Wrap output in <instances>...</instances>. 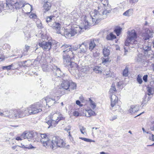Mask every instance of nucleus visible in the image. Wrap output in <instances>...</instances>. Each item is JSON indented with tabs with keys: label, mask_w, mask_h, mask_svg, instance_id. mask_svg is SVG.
Returning <instances> with one entry per match:
<instances>
[{
	"label": "nucleus",
	"mask_w": 154,
	"mask_h": 154,
	"mask_svg": "<svg viewBox=\"0 0 154 154\" xmlns=\"http://www.w3.org/2000/svg\"><path fill=\"white\" fill-rule=\"evenodd\" d=\"M71 46L68 45H64L61 47V48L63 51L62 53L63 63L65 66L72 69H76L78 65L75 62H71V59L74 57V53L70 51Z\"/></svg>",
	"instance_id": "f257e3e1"
},
{
	"label": "nucleus",
	"mask_w": 154,
	"mask_h": 154,
	"mask_svg": "<svg viewBox=\"0 0 154 154\" xmlns=\"http://www.w3.org/2000/svg\"><path fill=\"white\" fill-rule=\"evenodd\" d=\"M22 113L23 115V117L25 116L26 115H30L32 114L31 112V110L30 109V107H29L28 108L25 109H22Z\"/></svg>",
	"instance_id": "b1692460"
},
{
	"label": "nucleus",
	"mask_w": 154,
	"mask_h": 154,
	"mask_svg": "<svg viewBox=\"0 0 154 154\" xmlns=\"http://www.w3.org/2000/svg\"><path fill=\"white\" fill-rule=\"evenodd\" d=\"M45 3L44 5V8L46 11H48L50 9L51 5V3L48 2L47 0H45Z\"/></svg>",
	"instance_id": "a878e982"
},
{
	"label": "nucleus",
	"mask_w": 154,
	"mask_h": 154,
	"mask_svg": "<svg viewBox=\"0 0 154 154\" xmlns=\"http://www.w3.org/2000/svg\"><path fill=\"white\" fill-rule=\"evenodd\" d=\"M36 23L37 25V26L38 28H40L42 27V24L39 21H37L36 22Z\"/></svg>",
	"instance_id": "09e8293b"
},
{
	"label": "nucleus",
	"mask_w": 154,
	"mask_h": 154,
	"mask_svg": "<svg viewBox=\"0 0 154 154\" xmlns=\"http://www.w3.org/2000/svg\"><path fill=\"white\" fill-rule=\"evenodd\" d=\"M49 25L56 31L57 33L61 34L62 35H64L63 33L62 34V32L60 31L61 25L60 23L55 22L53 24H50Z\"/></svg>",
	"instance_id": "2eb2a0df"
},
{
	"label": "nucleus",
	"mask_w": 154,
	"mask_h": 154,
	"mask_svg": "<svg viewBox=\"0 0 154 154\" xmlns=\"http://www.w3.org/2000/svg\"><path fill=\"white\" fill-rule=\"evenodd\" d=\"M137 81L139 84H141L143 82V81L139 75L137 78Z\"/></svg>",
	"instance_id": "c03bdc74"
},
{
	"label": "nucleus",
	"mask_w": 154,
	"mask_h": 154,
	"mask_svg": "<svg viewBox=\"0 0 154 154\" xmlns=\"http://www.w3.org/2000/svg\"><path fill=\"white\" fill-rule=\"evenodd\" d=\"M6 8L7 9H10L12 11H14L15 9L14 2L10 1L6 2Z\"/></svg>",
	"instance_id": "6ab92c4d"
},
{
	"label": "nucleus",
	"mask_w": 154,
	"mask_h": 154,
	"mask_svg": "<svg viewBox=\"0 0 154 154\" xmlns=\"http://www.w3.org/2000/svg\"><path fill=\"white\" fill-rule=\"evenodd\" d=\"M100 20H82V27H79L81 31L82 29L86 30L90 26L97 24Z\"/></svg>",
	"instance_id": "39448f33"
},
{
	"label": "nucleus",
	"mask_w": 154,
	"mask_h": 154,
	"mask_svg": "<svg viewBox=\"0 0 154 154\" xmlns=\"http://www.w3.org/2000/svg\"><path fill=\"white\" fill-rule=\"evenodd\" d=\"M94 71L96 73H101L102 72L101 67L100 66H96L93 69Z\"/></svg>",
	"instance_id": "473e14b6"
},
{
	"label": "nucleus",
	"mask_w": 154,
	"mask_h": 154,
	"mask_svg": "<svg viewBox=\"0 0 154 154\" xmlns=\"http://www.w3.org/2000/svg\"><path fill=\"white\" fill-rule=\"evenodd\" d=\"M42 68L43 70L44 71H46L48 69V66L46 64H43L42 66Z\"/></svg>",
	"instance_id": "79ce46f5"
},
{
	"label": "nucleus",
	"mask_w": 154,
	"mask_h": 154,
	"mask_svg": "<svg viewBox=\"0 0 154 154\" xmlns=\"http://www.w3.org/2000/svg\"><path fill=\"white\" fill-rule=\"evenodd\" d=\"M129 73V68L126 66L125 69H124L122 71V75L124 77H127Z\"/></svg>",
	"instance_id": "c85d7f7f"
},
{
	"label": "nucleus",
	"mask_w": 154,
	"mask_h": 154,
	"mask_svg": "<svg viewBox=\"0 0 154 154\" xmlns=\"http://www.w3.org/2000/svg\"><path fill=\"white\" fill-rule=\"evenodd\" d=\"M89 100L90 102V105L93 109H94L96 107L95 103L90 98H89Z\"/></svg>",
	"instance_id": "58836bf2"
},
{
	"label": "nucleus",
	"mask_w": 154,
	"mask_h": 154,
	"mask_svg": "<svg viewBox=\"0 0 154 154\" xmlns=\"http://www.w3.org/2000/svg\"><path fill=\"white\" fill-rule=\"evenodd\" d=\"M79 53L83 54L85 53L87 51V45L84 42L81 44H79Z\"/></svg>",
	"instance_id": "dca6fc26"
},
{
	"label": "nucleus",
	"mask_w": 154,
	"mask_h": 154,
	"mask_svg": "<svg viewBox=\"0 0 154 154\" xmlns=\"http://www.w3.org/2000/svg\"><path fill=\"white\" fill-rule=\"evenodd\" d=\"M51 141L48 138L41 139V142L43 144V146H49L51 145Z\"/></svg>",
	"instance_id": "4be33fe9"
},
{
	"label": "nucleus",
	"mask_w": 154,
	"mask_h": 154,
	"mask_svg": "<svg viewBox=\"0 0 154 154\" xmlns=\"http://www.w3.org/2000/svg\"><path fill=\"white\" fill-rule=\"evenodd\" d=\"M18 146H19L24 149H29L35 148V147L31 144L29 145H26L24 146V145H23L21 143L19 145H18Z\"/></svg>",
	"instance_id": "bb28decb"
},
{
	"label": "nucleus",
	"mask_w": 154,
	"mask_h": 154,
	"mask_svg": "<svg viewBox=\"0 0 154 154\" xmlns=\"http://www.w3.org/2000/svg\"><path fill=\"white\" fill-rule=\"evenodd\" d=\"M148 75H144L143 78V80L145 82H146L147 81Z\"/></svg>",
	"instance_id": "864d4df0"
},
{
	"label": "nucleus",
	"mask_w": 154,
	"mask_h": 154,
	"mask_svg": "<svg viewBox=\"0 0 154 154\" xmlns=\"http://www.w3.org/2000/svg\"><path fill=\"white\" fill-rule=\"evenodd\" d=\"M117 116H112L110 118V120L111 121H113L117 119Z\"/></svg>",
	"instance_id": "13d9d810"
},
{
	"label": "nucleus",
	"mask_w": 154,
	"mask_h": 154,
	"mask_svg": "<svg viewBox=\"0 0 154 154\" xmlns=\"http://www.w3.org/2000/svg\"><path fill=\"white\" fill-rule=\"evenodd\" d=\"M150 129L151 131H154V121L151 122V126Z\"/></svg>",
	"instance_id": "680f3d73"
},
{
	"label": "nucleus",
	"mask_w": 154,
	"mask_h": 154,
	"mask_svg": "<svg viewBox=\"0 0 154 154\" xmlns=\"http://www.w3.org/2000/svg\"><path fill=\"white\" fill-rule=\"evenodd\" d=\"M102 63L104 64L108 63L109 61V58L107 57V58H102Z\"/></svg>",
	"instance_id": "a19ab883"
},
{
	"label": "nucleus",
	"mask_w": 154,
	"mask_h": 154,
	"mask_svg": "<svg viewBox=\"0 0 154 154\" xmlns=\"http://www.w3.org/2000/svg\"><path fill=\"white\" fill-rule=\"evenodd\" d=\"M9 65L7 66H3L2 67V68L3 69H7V70H10L11 69Z\"/></svg>",
	"instance_id": "3c124183"
},
{
	"label": "nucleus",
	"mask_w": 154,
	"mask_h": 154,
	"mask_svg": "<svg viewBox=\"0 0 154 154\" xmlns=\"http://www.w3.org/2000/svg\"><path fill=\"white\" fill-rule=\"evenodd\" d=\"M128 35L125 42V45L131 48H135L137 42L135 40L137 38V34L134 30L128 32Z\"/></svg>",
	"instance_id": "20e7f679"
},
{
	"label": "nucleus",
	"mask_w": 154,
	"mask_h": 154,
	"mask_svg": "<svg viewBox=\"0 0 154 154\" xmlns=\"http://www.w3.org/2000/svg\"><path fill=\"white\" fill-rule=\"evenodd\" d=\"M65 144L64 141L58 137H54L51 141V145L53 149L55 147H63Z\"/></svg>",
	"instance_id": "0eeeda50"
},
{
	"label": "nucleus",
	"mask_w": 154,
	"mask_h": 154,
	"mask_svg": "<svg viewBox=\"0 0 154 154\" xmlns=\"http://www.w3.org/2000/svg\"><path fill=\"white\" fill-rule=\"evenodd\" d=\"M30 109L32 114H37L42 111V105L39 102L36 103L30 106Z\"/></svg>",
	"instance_id": "1a4fd4ad"
},
{
	"label": "nucleus",
	"mask_w": 154,
	"mask_h": 154,
	"mask_svg": "<svg viewBox=\"0 0 154 154\" xmlns=\"http://www.w3.org/2000/svg\"><path fill=\"white\" fill-rule=\"evenodd\" d=\"M38 134L36 132L31 131L27 133H24L22 134V137L23 136V139H27L29 141L32 139L36 138L38 137Z\"/></svg>",
	"instance_id": "9d476101"
},
{
	"label": "nucleus",
	"mask_w": 154,
	"mask_h": 154,
	"mask_svg": "<svg viewBox=\"0 0 154 154\" xmlns=\"http://www.w3.org/2000/svg\"><path fill=\"white\" fill-rule=\"evenodd\" d=\"M54 96V97H52L51 98L47 97L46 99H42L43 103L46 104L48 107L51 106L56 103L57 101L60 98L61 95L59 94L56 92Z\"/></svg>",
	"instance_id": "423d86ee"
},
{
	"label": "nucleus",
	"mask_w": 154,
	"mask_h": 154,
	"mask_svg": "<svg viewBox=\"0 0 154 154\" xmlns=\"http://www.w3.org/2000/svg\"><path fill=\"white\" fill-rule=\"evenodd\" d=\"M29 17L30 19H36L37 16L35 14H32L30 15Z\"/></svg>",
	"instance_id": "49530a36"
},
{
	"label": "nucleus",
	"mask_w": 154,
	"mask_h": 154,
	"mask_svg": "<svg viewBox=\"0 0 154 154\" xmlns=\"http://www.w3.org/2000/svg\"><path fill=\"white\" fill-rule=\"evenodd\" d=\"M151 44H148L147 43H145L143 46V48L144 51V53L145 56H148L152 54V51L151 49Z\"/></svg>",
	"instance_id": "f8f14e48"
},
{
	"label": "nucleus",
	"mask_w": 154,
	"mask_h": 154,
	"mask_svg": "<svg viewBox=\"0 0 154 154\" xmlns=\"http://www.w3.org/2000/svg\"><path fill=\"white\" fill-rule=\"evenodd\" d=\"M47 121L45 122L48 124L49 126L48 127V128H49L51 126H55L56 125L54 122L51 120L49 119Z\"/></svg>",
	"instance_id": "7c9ffc66"
},
{
	"label": "nucleus",
	"mask_w": 154,
	"mask_h": 154,
	"mask_svg": "<svg viewBox=\"0 0 154 154\" xmlns=\"http://www.w3.org/2000/svg\"><path fill=\"white\" fill-rule=\"evenodd\" d=\"M42 59V55H39L37 57V58L35 60L37 61H38L39 62Z\"/></svg>",
	"instance_id": "603ef678"
},
{
	"label": "nucleus",
	"mask_w": 154,
	"mask_h": 154,
	"mask_svg": "<svg viewBox=\"0 0 154 154\" xmlns=\"http://www.w3.org/2000/svg\"><path fill=\"white\" fill-rule=\"evenodd\" d=\"M8 112H9V111L8 110L7 111H4L3 113L2 112V113H1V116L8 117Z\"/></svg>",
	"instance_id": "37998d69"
},
{
	"label": "nucleus",
	"mask_w": 154,
	"mask_h": 154,
	"mask_svg": "<svg viewBox=\"0 0 154 154\" xmlns=\"http://www.w3.org/2000/svg\"><path fill=\"white\" fill-rule=\"evenodd\" d=\"M73 115L75 116H78L79 115V113L77 111H75L73 112Z\"/></svg>",
	"instance_id": "774afa93"
},
{
	"label": "nucleus",
	"mask_w": 154,
	"mask_h": 154,
	"mask_svg": "<svg viewBox=\"0 0 154 154\" xmlns=\"http://www.w3.org/2000/svg\"><path fill=\"white\" fill-rule=\"evenodd\" d=\"M4 8V5L2 3H0V12Z\"/></svg>",
	"instance_id": "e2e57ef3"
},
{
	"label": "nucleus",
	"mask_w": 154,
	"mask_h": 154,
	"mask_svg": "<svg viewBox=\"0 0 154 154\" xmlns=\"http://www.w3.org/2000/svg\"><path fill=\"white\" fill-rule=\"evenodd\" d=\"M76 104L80 106V107H82L83 106V105L82 104H81L80 101L79 100H77L76 101Z\"/></svg>",
	"instance_id": "0e129e2a"
},
{
	"label": "nucleus",
	"mask_w": 154,
	"mask_h": 154,
	"mask_svg": "<svg viewBox=\"0 0 154 154\" xmlns=\"http://www.w3.org/2000/svg\"><path fill=\"white\" fill-rule=\"evenodd\" d=\"M71 28L69 29H65L64 33V35L66 38H69L72 36H74L76 34H80L84 31L82 29L81 31L79 27H82V24L80 26L76 24H74L73 23H71Z\"/></svg>",
	"instance_id": "7ed1b4c3"
},
{
	"label": "nucleus",
	"mask_w": 154,
	"mask_h": 154,
	"mask_svg": "<svg viewBox=\"0 0 154 154\" xmlns=\"http://www.w3.org/2000/svg\"><path fill=\"white\" fill-rule=\"evenodd\" d=\"M102 3L104 6H106L108 5V2L107 0H104Z\"/></svg>",
	"instance_id": "5fc2aeb1"
},
{
	"label": "nucleus",
	"mask_w": 154,
	"mask_h": 154,
	"mask_svg": "<svg viewBox=\"0 0 154 154\" xmlns=\"http://www.w3.org/2000/svg\"><path fill=\"white\" fill-rule=\"evenodd\" d=\"M50 68L53 71L55 72V75L57 77L64 78L67 77L66 75L65 76L63 73L61 71V70L59 68H58L55 65H52Z\"/></svg>",
	"instance_id": "9b49d317"
},
{
	"label": "nucleus",
	"mask_w": 154,
	"mask_h": 154,
	"mask_svg": "<svg viewBox=\"0 0 154 154\" xmlns=\"http://www.w3.org/2000/svg\"><path fill=\"white\" fill-rule=\"evenodd\" d=\"M150 135L149 137V139L150 140H152L153 141H154V135L153 134L151 133H150Z\"/></svg>",
	"instance_id": "de8ad7c7"
},
{
	"label": "nucleus",
	"mask_w": 154,
	"mask_h": 154,
	"mask_svg": "<svg viewBox=\"0 0 154 154\" xmlns=\"http://www.w3.org/2000/svg\"><path fill=\"white\" fill-rule=\"evenodd\" d=\"M139 109V106L138 105H132L130 106L128 112L131 114H133L137 112Z\"/></svg>",
	"instance_id": "f3484780"
},
{
	"label": "nucleus",
	"mask_w": 154,
	"mask_h": 154,
	"mask_svg": "<svg viewBox=\"0 0 154 154\" xmlns=\"http://www.w3.org/2000/svg\"><path fill=\"white\" fill-rule=\"evenodd\" d=\"M111 96L110 99L111 100V107H113L116 103H117L118 101V97L115 94H112Z\"/></svg>",
	"instance_id": "a211bd4d"
},
{
	"label": "nucleus",
	"mask_w": 154,
	"mask_h": 154,
	"mask_svg": "<svg viewBox=\"0 0 154 154\" xmlns=\"http://www.w3.org/2000/svg\"><path fill=\"white\" fill-rule=\"evenodd\" d=\"M85 114L86 116L88 117H90L92 116L96 115V113H95V112L94 111H93L91 109L86 110Z\"/></svg>",
	"instance_id": "393cba45"
},
{
	"label": "nucleus",
	"mask_w": 154,
	"mask_h": 154,
	"mask_svg": "<svg viewBox=\"0 0 154 154\" xmlns=\"http://www.w3.org/2000/svg\"><path fill=\"white\" fill-rule=\"evenodd\" d=\"M38 45L39 46L45 51L49 50L52 46L51 42H49L43 41L42 42L39 43Z\"/></svg>",
	"instance_id": "ddd939ff"
},
{
	"label": "nucleus",
	"mask_w": 154,
	"mask_h": 154,
	"mask_svg": "<svg viewBox=\"0 0 154 154\" xmlns=\"http://www.w3.org/2000/svg\"><path fill=\"white\" fill-rule=\"evenodd\" d=\"M14 110H11L9 112H8V117L11 118H14Z\"/></svg>",
	"instance_id": "f704fd0d"
},
{
	"label": "nucleus",
	"mask_w": 154,
	"mask_h": 154,
	"mask_svg": "<svg viewBox=\"0 0 154 154\" xmlns=\"http://www.w3.org/2000/svg\"><path fill=\"white\" fill-rule=\"evenodd\" d=\"M29 46H26V45L25 46L26 51L24 53H23V55L25 56V55H26L27 54V51H28L29 49Z\"/></svg>",
	"instance_id": "a18cd8bd"
},
{
	"label": "nucleus",
	"mask_w": 154,
	"mask_h": 154,
	"mask_svg": "<svg viewBox=\"0 0 154 154\" xmlns=\"http://www.w3.org/2000/svg\"><path fill=\"white\" fill-rule=\"evenodd\" d=\"M122 28L119 27H116L114 30V32L116 33L117 36H118L119 35Z\"/></svg>",
	"instance_id": "72a5a7b5"
},
{
	"label": "nucleus",
	"mask_w": 154,
	"mask_h": 154,
	"mask_svg": "<svg viewBox=\"0 0 154 154\" xmlns=\"http://www.w3.org/2000/svg\"><path fill=\"white\" fill-rule=\"evenodd\" d=\"M129 2L131 4H133V3L137 2H138V0H128Z\"/></svg>",
	"instance_id": "bf43d9fd"
},
{
	"label": "nucleus",
	"mask_w": 154,
	"mask_h": 154,
	"mask_svg": "<svg viewBox=\"0 0 154 154\" xmlns=\"http://www.w3.org/2000/svg\"><path fill=\"white\" fill-rule=\"evenodd\" d=\"M96 45L94 42V39H91L89 43V49L91 51H92L95 48Z\"/></svg>",
	"instance_id": "5701e85b"
},
{
	"label": "nucleus",
	"mask_w": 154,
	"mask_h": 154,
	"mask_svg": "<svg viewBox=\"0 0 154 154\" xmlns=\"http://www.w3.org/2000/svg\"><path fill=\"white\" fill-rule=\"evenodd\" d=\"M23 139V137H22V134L20 137H17L15 138V139L17 140H21Z\"/></svg>",
	"instance_id": "6e6d98bb"
},
{
	"label": "nucleus",
	"mask_w": 154,
	"mask_h": 154,
	"mask_svg": "<svg viewBox=\"0 0 154 154\" xmlns=\"http://www.w3.org/2000/svg\"><path fill=\"white\" fill-rule=\"evenodd\" d=\"M79 45H75L74 46H73L72 47L71 46V48L70 49V51H72V53H74V52H73V51H75L76 50H77V49H78L79 48ZM74 55H75V54H74Z\"/></svg>",
	"instance_id": "c9c22d12"
},
{
	"label": "nucleus",
	"mask_w": 154,
	"mask_h": 154,
	"mask_svg": "<svg viewBox=\"0 0 154 154\" xmlns=\"http://www.w3.org/2000/svg\"><path fill=\"white\" fill-rule=\"evenodd\" d=\"M30 35L28 33H26L25 34V39L27 40L29 38H30Z\"/></svg>",
	"instance_id": "8fccbe9b"
},
{
	"label": "nucleus",
	"mask_w": 154,
	"mask_h": 154,
	"mask_svg": "<svg viewBox=\"0 0 154 154\" xmlns=\"http://www.w3.org/2000/svg\"><path fill=\"white\" fill-rule=\"evenodd\" d=\"M5 58V57L3 54H1L0 55V59L1 60H4Z\"/></svg>",
	"instance_id": "338daca9"
},
{
	"label": "nucleus",
	"mask_w": 154,
	"mask_h": 154,
	"mask_svg": "<svg viewBox=\"0 0 154 154\" xmlns=\"http://www.w3.org/2000/svg\"><path fill=\"white\" fill-rule=\"evenodd\" d=\"M66 78H62L63 80L61 83L60 88L57 91V93L61 95L68 93L70 91L75 89L76 84L70 80L66 79Z\"/></svg>",
	"instance_id": "f03ea898"
},
{
	"label": "nucleus",
	"mask_w": 154,
	"mask_h": 154,
	"mask_svg": "<svg viewBox=\"0 0 154 154\" xmlns=\"http://www.w3.org/2000/svg\"><path fill=\"white\" fill-rule=\"evenodd\" d=\"M143 57L144 55H143L141 54H139L137 57V61L138 62L141 61L143 59Z\"/></svg>",
	"instance_id": "4c0bfd02"
},
{
	"label": "nucleus",
	"mask_w": 154,
	"mask_h": 154,
	"mask_svg": "<svg viewBox=\"0 0 154 154\" xmlns=\"http://www.w3.org/2000/svg\"><path fill=\"white\" fill-rule=\"evenodd\" d=\"M133 12V10L132 9H129L125 11L123 14V15L126 16H130L132 15Z\"/></svg>",
	"instance_id": "cd10ccee"
},
{
	"label": "nucleus",
	"mask_w": 154,
	"mask_h": 154,
	"mask_svg": "<svg viewBox=\"0 0 154 154\" xmlns=\"http://www.w3.org/2000/svg\"><path fill=\"white\" fill-rule=\"evenodd\" d=\"M116 91V89L115 86L112 85L109 91L110 94H113Z\"/></svg>",
	"instance_id": "ea45409f"
},
{
	"label": "nucleus",
	"mask_w": 154,
	"mask_h": 154,
	"mask_svg": "<svg viewBox=\"0 0 154 154\" xmlns=\"http://www.w3.org/2000/svg\"><path fill=\"white\" fill-rule=\"evenodd\" d=\"M85 128L83 127H82V128H80V131L82 133L84 134V132H83V131H85Z\"/></svg>",
	"instance_id": "69168bd1"
},
{
	"label": "nucleus",
	"mask_w": 154,
	"mask_h": 154,
	"mask_svg": "<svg viewBox=\"0 0 154 154\" xmlns=\"http://www.w3.org/2000/svg\"><path fill=\"white\" fill-rule=\"evenodd\" d=\"M15 9H16L24 7L26 5L23 1H18L14 3Z\"/></svg>",
	"instance_id": "aec40b11"
},
{
	"label": "nucleus",
	"mask_w": 154,
	"mask_h": 154,
	"mask_svg": "<svg viewBox=\"0 0 154 154\" xmlns=\"http://www.w3.org/2000/svg\"><path fill=\"white\" fill-rule=\"evenodd\" d=\"M49 119H51L57 125L59 122L61 120H64L65 118L61 114L57 113H51L48 117Z\"/></svg>",
	"instance_id": "6e6552de"
},
{
	"label": "nucleus",
	"mask_w": 154,
	"mask_h": 154,
	"mask_svg": "<svg viewBox=\"0 0 154 154\" xmlns=\"http://www.w3.org/2000/svg\"><path fill=\"white\" fill-rule=\"evenodd\" d=\"M40 136L42 138L41 139H44L47 138V135L46 134H41Z\"/></svg>",
	"instance_id": "4d7b16f0"
},
{
	"label": "nucleus",
	"mask_w": 154,
	"mask_h": 154,
	"mask_svg": "<svg viewBox=\"0 0 154 154\" xmlns=\"http://www.w3.org/2000/svg\"><path fill=\"white\" fill-rule=\"evenodd\" d=\"M110 51L108 49L105 48L103 50V53L104 55V57H108Z\"/></svg>",
	"instance_id": "2f4dec72"
},
{
	"label": "nucleus",
	"mask_w": 154,
	"mask_h": 154,
	"mask_svg": "<svg viewBox=\"0 0 154 154\" xmlns=\"http://www.w3.org/2000/svg\"><path fill=\"white\" fill-rule=\"evenodd\" d=\"M14 117L16 118H22L23 117L22 111L21 109L14 110Z\"/></svg>",
	"instance_id": "412c9836"
},
{
	"label": "nucleus",
	"mask_w": 154,
	"mask_h": 154,
	"mask_svg": "<svg viewBox=\"0 0 154 154\" xmlns=\"http://www.w3.org/2000/svg\"><path fill=\"white\" fill-rule=\"evenodd\" d=\"M154 90L153 88L151 87H147V91L148 92V95H150L153 94L152 91Z\"/></svg>",
	"instance_id": "e433bc0d"
},
{
	"label": "nucleus",
	"mask_w": 154,
	"mask_h": 154,
	"mask_svg": "<svg viewBox=\"0 0 154 154\" xmlns=\"http://www.w3.org/2000/svg\"><path fill=\"white\" fill-rule=\"evenodd\" d=\"M116 38V36L113 35L112 32L110 33L109 34L107 35L106 36V39L108 40H112Z\"/></svg>",
	"instance_id": "c756f323"
},
{
	"label": "nucleus",
	"mask_w": 154,
	"mask_h": 154,
	"mask_svg": "<svg viewBox=\"0 0 154 154\" xmlns=\"http://www.w3.org/2000/svg\"><path fill=\"white\" fill-rule=\"evenodd\" d=\"M142 36L144 40L149 39L150 38L153 37L152 33L150 30L146 29L145 30V32L142 34Z\"/></svg>",
	"instance_id": "4468645a"
},
{
	"label": "nucleus",
	"mask_w": 154,
	"mask_h": 154,
	"mask_svg": "<svg viewBox=\"0 0 154 154\" xmlns=\"http://www.w3.org/2000/svg\"><path fill=\"white\" fill-rule=\"evenodd\" d=\"M71 128V126L69 125L67 126L64 129L67 132H69V131H69L70 130Z\"/></svg>",
	"instance_id": "052dcab7"
}]
</instances>
